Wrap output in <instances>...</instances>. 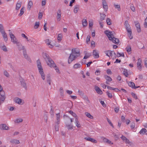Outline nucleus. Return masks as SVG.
<instances>
[{"label":"nucleus","mask_w":147,"mask_h":147,"mask_svg":"<svg viewBox=\"0 0 147 147\" xmlns=\"http://www.w3.org/2000/svg\"><path fill=\"white\" fill-rule=\"evenodd\" d=\"M84 139L88 141H90L94 143H96L97 142V141L96 140L90 137H85L84 138Z\"/></svg>","instance_id":"8"},{"label":"nucleus","mask_w":147,"mask_h":147,"mask_svg":"<svg viewBox=\"0 0 147 147\" xmlns=\"http://www.w3.org/2000/svg\"><path fill=\"white\" fill-rule=\"evenodd\" d=\"M121 120L123 122H125V117H124L123 116H122L121 117Z\"/></svg>","instance_id":"58"},{"label":"nucleus","mask_w":147,"mask_h":147,"mask_svg":"<svg viewBox=\"0 0 147 147\" xmlns=\"http://www.w3.org/2000/svg\"><path fill=\"white\" fill-rule=\"evenodd\" d=\"M103 7L105 11H107V9L108 8L107 5H106L105 6H103Z\"/></svg>","instance_id":"63"},{"label":"nucleus","mask_w":147,"mask_h":147,"mask_svg":"<svg viewBox=\"0 0 147 147\" xmlns=\"http://www.w3.org/2000/svg\"><path fill=\"white\" fill-rule=\"evenodd\" d=\"M91 56L90 54H88L87 55H85L84 57V59H87Z\"/></svg>","instance_id":"51"},{"label":"nucleus","mask_w":147,"mask_h":147,"mask_svg":"<svg viewBox=\"0 0 147 147\" xmlns=\"http://www.w3.org/2000/svg\"><path fill=\"white\" fill-rule=\"evenodd\" d=\"M113 38H115V37H109V39L110 40H112V42L115 43V39H113Z\"/></svg>","instance_id":"59"},{"label":"nucleus","mask_w":147,"mask_h":147,"mask_svg":"<svg viewBox=\"0 0 147 147\" xmlns=\"http://www.w3.org/2000/svg\"><path fill=\"white\" fill-rule=\"evenodd\" d=\"M47 83H49V85H51V80L50 76L49 75H48L47 77Z\"/></svg>","instance_id":"22"},{"label":"nucleus","mask_w":147,"mask_h":147,"mask_svg":"<svg viewBox=\"0 0 147 147\" xmlns=\"http://www.w3.org/2000/svg\"><path fill=\"white\" fill-rule=\"evenodd\" d=\"M60 92L61 96H63V88L61 87L60 88Z\"/></svg>","instance_id":"48"},{"label":"nucleus","mask_w":147,"mask_h":147,"mask_svg":"<svg viewBox=\"0 0 147 147\" xmlns=\"http://www.w3.org/2000/svg\"><path fill=\"white\" fill-rule=\"evenodd\" d=\"M50 113L51 115H54V110L53 107L52 106L51 107V109L50 111Z\"/></svg>","instance_id":"39"},{"label":"nucleus","mask_w":147,"mask_h":147,"mask_svg":"<svg viewBox=\"0 0 147 147\" xmlns=\"http://www.w3.org/2000/svg\"><path fill=\"white\" fill-rule=\"evenodd\" d=\"M75 123L76 125L78 128H80L81 127V125L79 123V121H78V119L77 118H75Z\"/></svg>","instance_id":"20"},{"label":"nucleus","mask_w":147,"mask_h":147,"mask_svg":"<svg viewBox=\"0 0 147 147\" xmlns=\"http://www.w3.org/2000/svg\"><path fill=\"white\" fill-rule=\"evenodd\" d=\"M47 0H43L42 2V6L45 5Z\"/></svg>","instance_id":"55"},{"label":"nucleus","mask_w":147,"mask_h":147,"mask_svg":"<svg viewBox=\"0 0 147 147\" xmlns=\"http://www.w3.org/2000/svg\"><path fill=\"white\" fill-rule=\"evenodd\" d=\"M93 55L95 58H98L99 57V53L96 50H94L93 52Z\"/></svg>","instance_id":"11"},{"label":"nucleus","mask_w":147,"mask_h":147,"mask_svg":"<svg viewBox=\"0 0 147 147\" xmlns=\"http://www.w3.org/2000/svg\"><path fill=\"white\" fill-rule=\"evenodd\" d=\"M46 42L47 43V44L48 45H51V47H51L52 48L53 47V45H50V42L49 41V39H46Z\"/></svg>","instance_id":"41"},{"label":"nucleus","mask_w":147,"mask_h":147,"mask_svg":"<svg viewBox=\"0 0 147 147\" xmlns=\"http://www.w3.org/2000/svg\"><path fill=\"white\" fill-rule=\"evenodd\" d=\"M81 65L79 63H76L75 64L73 68L75 69H78V68H79L81 67Z\"/></svg>","instance_id":"21"},{"label":"nucleus","mask_w":147,"mask_h":147,"mask_svg":"<svg viewBox=\"0 0 147 147\" xmlns=\"http://www.w3.org/2000/svg\"><path fill=\"white\" fill-rule=\"evenodd\" d=\"M24 8L22 7L20 10V13L19 14V16H21L24 13Z\"/></svg>","instance_id":"35"},{"label":"nucleus","mask_w":147,"mask_h":147,"mask_svg":"<svg viewBox=\"0 0 147 147\" xmlns=\"http://www.w3.org/2000/svg\"><path fill=\"white\" fill-rule=\"evenodd\" d=\"M17 44V45L18 47V49L20 51L22 50L23 51H25L26 50V49L24 46H23L20 43L18 42Z\"/></svg>","instance_id":"4"},{"label":"nucleus","mask_w":147,"mask_h":147,"mask_svg":"<svg viewBox=\"0 0 147 147\" xmlns=\"http://www.w3.org/2000/svg\"><path fill=\"white\" fill-rule=\"evenodd\" d=\"M42 56L45 61L48 60V62H47V63L49 66L50 67L56 66V64L54 63V61L49 57L47 54L46 53H43Z\"/></svg>","instance_id":"2"},{"label":"nucleus","mask_w":147,"mask_h":147,"mask_svg":"<svg viewBox=\"0 0 147 147\" xmlns=\"http://www.w3.org/2000/svg\"><path fill=\"white\" fill-rule=\"evenodd\" d=\"M57 18L58 21H59L61 19V12L60 9L58 10L57 12Z\"/></svg>","instance_id":"6"},{"label":"nucleus","mask_w":147,"mask_h":147,"mask_svg":"<svg viewBox=\"0 0 147 147\" xmlns=\"http://www.w3.org/2000/svg\"><path fill=\"white\" fill-rule=\"evenodd\" d=\"M33 5L32 2L31 1H30L28 4L27 8L29 10H30L31 7Z\"/></svg>","instance_id":"19"},{"label":"nucleus","mask_w":147,"mask_h":147,"mask_svg":"<svg viewBox=\"0 0 147 147\" xmlns=\"http://www.w3.org/2000/svg\"><path fill=\"white\" fill-rule=\"evenodd\" d=\"M142 60L140 59H139L138 60L137 63V67L138 69L141 71L142 68V66L141 65Z\"/></svg>","instance_id":"5"},{"label":"nucleus","mask_w":147,"mask_h":147,"mask_svg":"<svg viewBox=\"0 0 147 147\" xmlns=\"http://www.w3.org/2000/svg\"><path fill=\"white\" fill-rule=\"evenodd\" d=\"M3 37L5 41H6L7 40V34L6 33L2 34Z\"/></svg>","instance_id":"29"},{"label":"nucleus","mask_w":147,"mask_h":147,"mask_svg":"<svg viewBox=\"0 0 147 147\" xmlns=\"http://www.w3.org/2000/svg\"><path fill=\"white\" fill-rule=\"evenodd\" d=\"M131 95L134 98H135L136 99H138L137 96L133 92H131Z\"/></svg>","instance_id":"49"},{"label":"nucleus","mask_w":147,"mask_h":147,"mask_svg":"<svg viewBox=\"0 0 147 147\" xmlns=\"http://www.w3.org/2000/svg\"><path fill=\"white\" fill-rule=\"evenodd\" d=\"M95 74L97 76L99 75L100 74V71L98 70H97L95 73Z\"/></svg>","instance_id":"53"},{"label":"nucleus","mask_w":147,"mask_h":147,"mask_svg":"<svg viewBox=\"0 0 147 147\" xmlns=\"http://www.w3.org/2000/svg\"><path fill=\"white\" fill-rule=\"evenodd\" d=\"M80 55V53L79 50L76 48L72 49L71 50V53L68 57V63H70L78 57H79Z\"/></svg>","instance_id":"1"},{"label":"nucleus","mask_w":147,"mask_h":147,"mask_svg":"<svg viewBox=\"0 0 147 147\" xmlns=\"http://www.w3.org/2000/svg\"><path fill=\"white\" fill-rule=\"evenodd\" d=\"M20 82L21 83V85L23 86L26 89H27V86L25 82V81L24 80H22L20 81Z\"/></svg>","instance_id":"16"},{"label":"nucleus","mask_w":147,"mask_h":147,"mask_svg":"<svg viewBox=\"0 0 147 147\" xmlns=\"http://www.w3.org/2000/svg\"><path fill=\"white\" fill-rule=\"evenodd\" d=\"M79 9V5H76L75 7H74V13H77V12H78V9Z\"/></svg>","instance_id":"27"},{"label":"nucleus","mask_w":147,"mask_h":147,"mask_svg":"<svg viewBox=\"0 0 147 147\" xmlns=\"http://www.w3.org/2000/svg\"><path fill=\"white\" fill-rule=\"evenodd\" d=\"M62 37L63 36L62 34H58L57 37L58 40L59 41H60L61 40L62 38Z\"/></svg>","instance_id":"36"},{"label":"nucleus","mask_w":147,"mask_h":147,"mask_svg":"<svg viewBox=\"0 0 147 147\" xmlns=\"http://www.w3.org/2000/svg\"><path fill=\"white\" fill-rule=\"evenodd\" d=\"M104 77L107 81L110 82L112 80L110 76H109L107 75H105L104 76Z\"/></svg>","instance_id":"24"},{"label":"nucleus","mask_w":147,"mask_h":147,"mask_svg":"<svg viewBox=\"0 0 147 147\" xmlns=\"http://www.w3.org/2000/svg\"><path fill=\"white\" fill-rule=\"evenodd\" d=\"M125 143H126V144H129V145H130L131 146L132 144V143L131 142L129 141V140L127 139L125 141Z\"/></svg>","instance_id":"47"},{"label":"nucleus","mask_w":147,"mask_h":147,"mask_svg":"<svg viewBox=\"0 0 147 147\" xmlns=\"http://www.w3.org/2000/svg\"><path fill=\"white\" fill-rule=\"evenodd\" d=\"M1 49L4 51L6 52L7 51L6 47L5 45H3L1 47Z\"/></svg>","instance_id":"37"},{"label":"nucleus","mask_w":147,"mask_h":147,"mask_svg":"<svg viewBox=\"0 0 147 147\" xmlns=\"http://www.w3.org/2000/svg\"><path fill=\"white\" fill-rule=\"evenodd\" d=\"M113 39H115V43L117 45L119 43V41L118 39L115 38H113Z\"/></svg>","instance_id":"43"},{"label":"nucleus","mask_w":147,"mask_h":147,"mask_svg":"<svg viewBox=\"0 0 147 147\" xmlns=\"http://www.w3.org/2000/svg\"><path fill=\"white\" fill-rule=\"evenodd\" d=\"M10 38L11 39V41L14 43L16 44L18 42L16 38L14 35L13 36H11Z\"/></svg>","instance_id":"15"},{"label":"nucleus","mask_w":147,"mask_h":147,"mask_svg":"<svg viewBox=\"0 0 147 147\" xmlns=\"http://www.w3.org/2000/svg\"><path fill=\"white\" fill-rule=\"evenodd\" d=\"M42 16V13L41 12H39L38 14V18L39 19H41Z\"/></svg>","instance_id":"44"},{"label":"nucleus","mask_w":147,"mask_h":147,"mask_svg":"<svg viewBox=\"0 0 147 147\" xmlns=\"http://www.w3.org/2000/svg\"><path fill=\"white\" fill-rule=\"evenodd\" d=\"M22 121L23 119H22L19 118L16 119L15 121V122L17 123H19L22 122Z\"/></svg>","instance_id":"33"},{"label":"nucleus","mask_w":147,"mask_h":147,"mask_svg":"<svg viewBox=\"0 0 147 147\" xmlns=\"http://www.w3.org/2000/svg\"><path fill=\"white\" fill-rule=\"evenodd\" d=\"M4 74L7 77H9V74L8 72L6 70H5L4 72Z\"/></svg>","instance_id":"42"},{"label":"nucleus","mask_w":147,"mask_h":147,"mask_svg":"<svg viewBox=\"0 0 147 147\" xmlns=\"http://www.w3.org/2000/svg\"><path fill=\"white\" fill-rule=\"evenodd\" d=\"M21 36L25 38L27 40V41H29V40H28V37H27V36H26L23 33H22L21 34Z\"/></svg>","instance_id":"50"},{"label":"nucleus","mask_w":147,"mask_h":147,"mask_svg":"<svg viewBox=\"0 0 147 147\" xmlns=\"http://www.w3.org/2000/svg\"><path fill=\"white\" fill-rule=\"evenodd\" d=\"M144 26L145 28H147V16L145 20V22L144 23Z\"/></svg>","instance_id":"45"},{"label":"nucleus","mask_w":147,"mask_h":147,"mask_svg":"<svg viewBox=\"0 0 147 147\" xmlns=\"http://www.w3.org/2000/svg\"><path fill=\"white\" fill-rule=\"evenodd\" d=\"M125 28L127 30V31L131 30L130 27V25L128 24V22L127 20H126L125 21Z\"/></svg>","instance_id":"13"},{"label":"nucleus","mask_w":147,"mask_h":147,"mask_svg":"<svg viewBox=\"0 0 147 147\" xmlns=\"http://www.w3.org/2000/svg\"><path fill=\"white\" fill-rule=\"evenodd\" d=\"M100 19L102 21L103 20L106 16V15L103 13H100Z\"/></svg>","instance_id":"30"},{"label":"nucleus","mask_w":147,"mask_h":147,"mask_svg":"<svg viewBox=\"0 0 147 147\" xmlns=\"http://www.w3.org/2000/svg\"><path fill=\"white\" fill-rule=\"evenodd\" d=\"M106 22L108 25H110L111 24V19L110 18H107L106 20Z\"/></svg>","instance_id":"40"},{"label":"nucleus","mask_w":147,"mask_h":147,"mask_svg":"<svg viewBox=\"0 0 147 147\" xmlns=\"http://www.w3.org/2000/svg\"><path fill=\"white\" fill-rule=\"evenodd\" d=\"M15 101L16 103L20 104L22 102V100L19 98H16L15 99Z\"/></svg>","instance_id":"18"},{"label":"nucleus","mask_w":147,"mask_h":147,"mask_svg":"<svg viewBox=\"0 0 147 147\" xmlns=\"http://www.w3.org/2000/svg\"><path fill=\"white\" fill-rule=\"evenodd\" d=\"M128 33V35L129 38L130 39H131L133 38V36H132V32L131 30H128L127 31Z\"/></svg>","instance_id":"23"},{"label":"nucleus","mask_w":147,"mask_h":147,"mask_svg":"<svg viewBox=\"0 0 147 147\" xmlns=\"http://www.w3.org/2000/svg\"><path fill=\"white\" fill-rule=\"evenodd\" d=\"M0 129L2 130H7L8 129V127L5 124H3L0 125Z\"/></svg>","instance_id":"12"},{"label":"nucleus","mask_w":147,"mask_h":147,"mask_svg":"<svg viewBox=\"0 0 147 147\" xmlns=\"http://www.w3.org/2000/svg\"><path fill=\"white\" fill-rule=\"evenodd\" d=\"M114 6L115 8L117 9L118 11H119L121 10V8L119 5L114 4Z\"/></svg>","instance_id":"34"},{"label":"nucleus","mask_w":147,"mask_h":147,"mask_svg":"<svg viewBox=\"0 0 147 147\" xmlns=\"http://www.w3.org/2000/svg\"><path fill=\"white\" fill-rule=\"evenodd\" d=\"M36 63L37 67L39 70V72L43 80H44L45 79V75L39 59H38Z\"/></svg>","instance_id":"3"},{"label":"nucleus","mask_w":147,"mask_h":147,"mask_svg":"<svg viewBox=\"0 0 147 147\" xmlns=\"http://www.w3.org/2000/svg\"><path fill=\"white\" fill-rule=\"evenodd\" d=\"M55 129L56 131H58L59 130V126L57 125H55Z\"/></svg>","instance_id":"64"},{"label":"nucleus","mask_w":147,"mask_h":147,"mask_svg":"<svg viewBox=\"0 0 147 147\" xmlns=\"http://www.w3.org/2000/svg\"><path fill=\"white\" fill-rule=\"evenodd\" d=\"M123 74L125 75L126 77H127L128 76V74L127 70L125 69H124L123 71Z\"/></svg>","instance_id":"32"},{"label":"nucleus","mask_w":147,"mask_h":147,"mask_svg":"<svg viewBox=\"0 0 147 147\" xmlns=\"http://www.w3.org/2000/svg\"><path fill=\"white\" fill-rule=\"evenodd\" d=\"M128 84L130 87H131L132 88L136 89L140 87V86L136 87L134 83L132 82H129L128 83Z\"/></svg>","instance_id":"10"},{"label":"nucleus","mask_w":147,"mask_h":147,"mask_svg":"<svg viewBox=\"0 0 147 147\" xmlns=\"http://www.w3.org/2000/svg\"><path fill=\"white\" fill-rule=\"evenodd\" d=\"M95 90L97 92V93L98 94H102V92L98 86H96L95 87Z\"/></svg>","instance_id":"14"},{"label":"nucleus","mask_w":147,"mask_h":147,"mask_svg":"<svg viewBox=\"0 0 147 147\" xmlns=\"http://www.w3.org/2000/svg\"><path fill=\"white\" fill-rule=\"evenodd\" d=\"M85 114L87 117L90 118V119H92L93 118V116L88 112H86Z\"/></svg>","instance_id":"25"},{"label":"nucleus","mask_w":147,"mask_h":147,"mask_svg":"<svg viewBox=\"0 0 147 147\" xmlns=\"http://www.w3.org/2000/svg\"><path fill=\"white\" fill-rule=\"evenodd\" d=\"M126 49L127 50V52L129 53L130 52H131V47L129 46H128L126 48Z\"/></svg>","instance_id":"38"},{"label":"nucleus","mask_w":147,"mask_h":147,"mask_svg":"<svg viewBox=\"0 0 147 147\" xmlns=\"http://www.w3.org/2000/svg\"><path fill=\"white\" fill-rule=\"evenodd\" d=\"M22 3L20 2L19 3H18L16 5V9L17 10H18L20 7L21 6Z\"/></svg>","instance_id":"31"},{"label":"nucleus","mask_w":147,"mask_h":147,"mask_svg":"<svg viewBox=\"0 0 147 147\" xmlns=\"http://www.w3.org/2000/svg\"><path fill=\"white\" fill-rule=\"evenodd\" d=\"M10 142L13 144H18L20 143L19 140L16 139H12L10 141Z\"/></svg>","instance_id":"17"},{"label":"nucleus","mask_w":147,"mask_h":147,"mask_svg":"<svg viewBox=\"0 0 147 147\" xmlns=\"http://www.w3.org/2000/svg\"><path fill=\"white\" fill-rule=\"evenodd\" d=\"M109 55L111 56L113 55V51L110 50H108Z\"/></svg>","instance_id":"61"},{"label":"nucleus","mask_w":147,"mask_h":147,"mask_svg":"<svg viewBox=\"0 0 147 147\" xmlns=\"http://www.w3.org/2000/svg\"><path fill=\"white\" fill-rule=\"evenodd\" d=\"M45 121V122H47V116L46 115H45L44 117Z\"/></svg>","instance_id":"62"},{"label":"nucleus","mask_w":147,"mask_h":147,"mask_svg":"<svg viewBox=\"0 0 147 147\" xmlns=\"http://www.w3.org/2000/svg\"><path fill=\"white\" fill-rule=\"evenodd\" d=\"M90 36H87L86 38V42L88 43V42H90Z\"/></svg>","instance_id":"52"},{"label":"nucleus","mask_w":147,"mask_h":147,"mask_svg":"<svg viewBox=\"0 0 147 147\" xmlns=\"http://www.w3.org/2000/svg\"><path fill=\"white\" fill-rule=\"evenodd\" d=\"M82 24L83 27L86 26L87 25V22L86 19H83L82 21Z\"/></svg>","instance_id":"26"},{"label":"nucleus","mask_w":147,"mask_h":147,"mask_svg":"<svg viewBox=\"0 0 147 147\" xmlns=\"http://www.w3.org/2000/svg\"><path fill=\"white\" fill-rule=\"evenodd\" d=\"M135 26L137 28V30L138 32H140L141 31L140 24L137 22H135Z\"/></svg>","instance_id":"9"},{"label":"nucleus","mask_w":147,"mask_h":147,"mask_svg":"<svg viewBox=\"0 0 147 147\" xmlns=\"http://www.w3.org/2000/svg\"><path fill=\"white\" fill-rule=\"evenodd\" d=\"M107 120L108 123L110 124V125L113 127V124L112 123L111 121L108 118H107Z\"/></svg>","instance_id":"54"},{"label":"nucleus","mask_w":147,"mask_h":147,"mask_svg":"<svg viewBox=\"0 0 147 147\" xmlns=\"http://www.w3.org/2000/svg\"><path fill=\"white\" fill-rule=\"evenodd\" d=\"M144 130L145 128L142 129L139 132L140 134H144V132L145 131Z\"/></svg>","instance_id":"56"},{"label":"nucleus","mask_w":147,"mask_h":147,"mask_svg":"<svg viewBox=\"0 0 147 147\" xmlns=\"http://www.w3.org/2000/svg\"><path fill=\"white\" fill-rule=\"evenodd\" d=\"M121 138L123 141H125L127 139V138L126 137L123 136H122Z\"/></svg>","instance_id":"57"},{"label":"nucleus","mask_w":147,"mask_h":147,"mask_svg":"<svg viewBox=\"0 0 147 147\" xmlns=\"http://www.w3.org/2000/svg\"><path fill=\"white\" fill-rule=\"evenodd\" d=\"M40 22H36L35 23V24L34 26L35 29L38 28L39 26Z\"/></svg>","instance_id":"28"},{"label":"nucleus","mask_w":147,"mask_h":147,"mask_svg":"<svg viewBox=\"0 0 147 147\" xmlns=\"http://www.w3.org/2000/svg\"><path fill=\"white\" fill-rule=\"evenodd\" d=\"M56 116L57 117V120H60V115L59 114V113L58 114H56Z\"/></svg>","instance_id":"60"},{"label":"nucleus","mask_w":147,"mask_h":147,"mask_svg":"<svg viewBox=\"0 0 147 147\" xmlns=\"http://www.w3.org/2000/svg\"><path fill=\"white\" fill-rule=\"evenodd\" d=\"M107 94L108 97L110 98H111L112 97V95L111 93H110L109 92H107Z\"/></svg>","instance_id":"46"},{"label":"nucleus","mask_w":147,"mask_h":147,"mask_svg":"<svg viewBox=\"0 0 147 147\" xmlns=\"http://www.w3.org/2000/svg\"><path fill=\"white\" fill-rule=\"evenodd\" d=\"M23 55L24 56V58L26 59H27L29 62H31V60L28 57V55L27 54L26 50H25V51H23Z\"/></svg>","instance_id":"7"}]
</instances>
